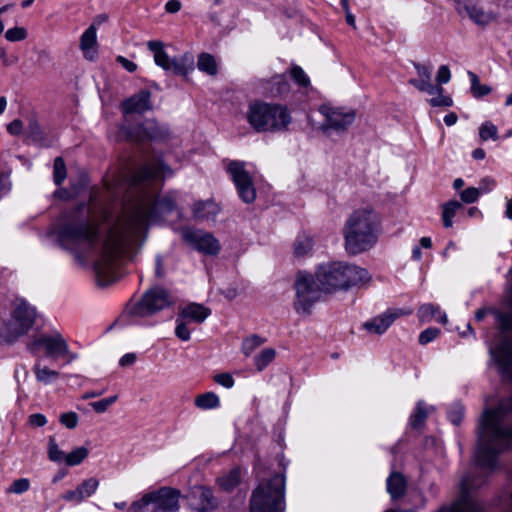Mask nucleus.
Listing matches in <instances>:
<instances>
[{
  "label": "nucleus",
  "instance_id": "1",
  "mask_svg": "<svg viewBox=\"0 0 512 512\" xmlns=\"http://www.w3.org/2000/svg\"><path fill=\"white\" fill-rule=\"evenodd\" d=\"M175 199L165 196L156 201L154 193H142L110 227L103 241L102 252L95 263L98 284L108 285L117 279L118 261L134 239L146 229L148 222L171 212Z\"/></svg>",
  "mask_w": 512,
  "mask_h": 512
},
{
  "label": "nucleus",
  "instance_id": "2",
  "mask_svg": "<svg viewBox=\"0 0 512 512\" xmlns=\"http://www.w3.org/2000/svg\"><path fill=\"white\" fill-rule=\"evenodd\" d=\"M504 414L500 406L495 410H486L482 415L475 452L476 462L482 468L493 469L497 455L510 445L512 427L503 426Z\"/></svg>",
  "mask_w": 512,
  "mask_h": 512
},
{
  "label": "nucleus",
  "instance_id": "3",
  "mask_svg": "<svg viewBox=\"0 0 512 512\" xmlns=\"http://www.w3.org/2000/svg\"><path fill=\"white\" fill-rule=\"evenodd\" d=\"M380 229L378 214L369 207L355 209L343 227L344 245L351 255L371 249L377 242Z\"/></svg>",
  "mask_w": 512,
  "mask_h": 512
},
{
  "label": "nucleus",
  "instance_id": "4",
  "mask_svg": "<svg viewBox=\"0 0 512 512\" xmlns=\"http://www.w3.org/2000/svg\"><path fill=\"white\" fill-rule=\"evenodd\" d=\"M316 277L324 291L330 292L368 283L371 276L364 268L343 262H333L321 266Z\"/></svg>",
  "mask_w": 512,
  "mask_h": 512
},
{
  "label": "nucleus",
  "instance_id": "5",
  "mask_svg": "<svg viewBox=\"0 0 512 512\" xmlns=\"http://www.w3.org/2000/svg\"><path fill=\"white\" fill-rule=\"evenodd\" d=\"M246 119L256 132L284 131L291 123V115L286 106L263 101L249 104Z\"/></svg>",
  "mask_w": 512,
  "mask_h": 512
},
{
  "label": "nucleus",
  "instance_id": "6",
  "mask_svg": "<svg viewBox=\"0 0 512 512\" xmlns=\"http://www.w3.org/2000/svg\"><path fill=\"white\" fill-rule=\"evenodd\" d=\"M285 479L274 475L269 481L260 483L253 491L250 500V512H283Z\"/></svg>",
  "mask_w": 512,
  "mask_h": 512
},
{
  "label": "nucleus",
  "instance_id": "7",
  "mask_svg": "<svg viewBox=\"0 0 512 512\" xmlns=\"http://www.w3.org/2000/svg\"><path fill=\"white\" fill-rule=\"evenodd\" d=\"M181 492L164 486L158 490L145 493L130 505V512H178Z\"/></svg>",
  "mask_w": 512,
  "mask_h": 512
},
{
  "label": "nucleus",
  "instance_id": "8",
  "mask_svg": "<svg viewBox=\"0 0 512 512\" xmlns=\"http://www.w3.org/2000/svg\"><path fill=\"white\" fill-rule=\"evenodd\" d=\"M35 316V310L26 301L15 300L11 319L0 328V339L7 343L14 341L33 326Z\"/></svg>",
  "mask_w": 512,
  "mask_h": 512
},
{
  "label": "nucleus",
  "instance_id": "9",
  "mask_svg": "<svg viewBox=\"0 0 512 512\" xmlns=\"http://www.w3.org/2000/svg\"><path fill=\"white\" fill-rule=\"evenodd\" d=\"M296 299L294 308L297 313L308 315L313 304L320 298L321 291H324L317 277L311 274L298 273L295 284Z\"/></svg>",
  "mask_w": 512,
  "mask_h": 512
},
{
  "label": "nucleus",
  "instance_id": "10",
  "mask_svg": "<svg viewBox=\"0 0 512 512\" xmlns=\"http://www.w3.org/2000/svg\"><path fill=\"white\" fill-rule=\"evenodd\" d=\"M148 49L154 55L155 64L167 72L186 76L194 67L193 56L186 53L177 57L170 58L164 50L161 41L152 40L147 43Z\"/></svg>",
  "mask_w": 512,
  "mask_h": 512
},
{
  "label": "nucleus",
  "instance_id": "11",
  "mask_svg": "<svg viewBox=\"0 0 512 512\" xmlns=\"http://www.w3.org/2000/svg\"><path fill=\"white\" fill-rule=\"evenodd\" d=\"M324 117L321 130L328 136L332 133H344L355 121L356 113L352 109L322 105L319 109Z\"/></svg>",
  "mask_w": 512,
  "mask_h": 512
},
{
  "label": "nucleus",
  "instance_id": "12",
  "mask_svg": "<svg viewBox=\"0 0 512 512\" xmlns=\"http://www.w3.org/2000/svg\"><path fill=\"white\" fill-rule=\"evenodd\" d=\"M38 347H43L49 357L57 358L61 356L66 358L67 363L77 358V354L70 351L66 339L58 331L42 334L35 338L30 345V350L33 351Z\"/></svg>",
  "mask_w": 512,
  "mask_h": 512
},
{
  "label": "nucleus",
  "instance_id": "13",
  "mask_svg": "<svg viewBox=\"0 0 512 512\" xmlns=\"http://www.w3.org/2000/svg\"><path fill=\"white\" fill-rule=\"evenodd\" d=\"M172 303V297L166 289L155 287L143 295L142 299L133 306L131 312L134 315L144 317L163 310Z\"/></svg>",
  "mask_w": 512,
  "mask_h": 512
},
{
  "label": "nucleus",
  "instance_id": "14",
  "mask_svg": "<svg viewBox=\"0 0 512 512\" xmlns=\"http://www.w3.org/2000/svg\"><path fill=\"white\" fill-rule=\"evenodd\" d=\"M227 172L230 174L240 198L245 203H252L256 198V190L250 174L245 169V163L231 161L227 165Z\"/></svg>",
  "mask_w": 512,
  "mask_h": 512
},
{
  "label": "nucleus",
  "instance_id": "15",
  "mask_svg": "<svg viewBox=\"0 0 512 512\" xmlns=\"http://www.w3.org/2000/svg\"><path fill=\"white\" fill-rule=\"evenodd\" d=\"M96 235L97 229L94 225L87 223H70L62 227L59 231V241L65 247L81 242L91 244Z\"/></svg>",
  "mask_w": 512,
  "mask_h": 512
},
{
  "label": "nucleus",
  "instance_id": "16",
  "mask_svg": "<svg viewBox=\"0 0 512 512\" xmlns=\"http://www.w3.org/2000/svg\"><path fill=\"white\" fill-rule=\"evenodd\" d=\"M183 238L201 253L217 255L220 251L218 240L209 233L187 229L183 231Z\"/></svg>",
  "mask_w": 512,
  "mask_h": 512
},
{
  "label": "nucleus",
  "instance_id": "17",
  "mask_svg": "<svg viewBox=\"0 0 512 512\" xmlns=\"http://www.w3.org/2000/svg\"><path fill=\"white\" fill-rule=\"evenodd\" d=\"M189 499L191 506L198 512H211L218 506L213 492L206 486H194L190 489Z\"/></svg>",
  "mask_w": 512,
  "mask_h": 512
},
{
  "label": "nucleus",
  "instance_id": "18",
  "mask_svg": "<svg viewBox=\"0 0 512 512\" xmlns=\"http://www.w3.org/2000/svg\"><path fill=\"white\" fill-rule=\"evenodd\" d=\"M412 313L411 309L402 310H388L384 314L377 316L370 321H367L363 324V327L366 331L372 334H382L384 333L394 322L395 319L402 315H409Z\"/></svg>",
  "mask_w": 512,
  "mask_h": 512
},
{
  "label": "nucleus",
  "instance_id": "19",
  "mask_svg": "<svg viewBox=\"0 0 512 512\" xmlns=\"http://www.w3.org/2000/svg\"><path fill=\"white\" fill-rule=\"evenodd\" d=\"M122 111L126 114H142L152 109L151 93L148 90H141L137 94L124 100L121 104Z\"/></svg>",
  "mask_w": 512,
  "mask_h": 512
},
{
  "label": "nucleus",
  "instance_id": "20",
  "mask_svg": "<svg viewBox=\"0 0 512 512\" xmlns=\"http://www.w3.org/2000/svg\"><path fill=\"white\" fill-rule=\"evenodd\" d=\"M79 49L88 61H95L98 57L97 27L91 24L80 36Z\"/></svg>",
  "mask_w": 512,
  "mask_h": 512
},
{
  "label": "nucleus",
  "instance_id": "21",
  "mask_svg": "<svg viewBox=\"0 0 512 512\" xmlns=\"http://www.w3.org/2000/svg\"><path fill=\"white\" fill-rule=\"evenodd\" d=\"M99 487L98 479L91 477L80 483L74 490H69L62 495V499L68 502L80 503L92 496Z\"/></svg>",
  "mask_w": 512,
  "mask_h": 512
},
{
  "label": "nucleus",
  "instance_id": "22",
  "mask_svg": "<svg viewBox=\"0 0 512 512\" xmlns=\"http://www.w3.org/2000/svg\"><path fill=\"white\" fill-rule=\"evenodd\" d=\"M470 486H472V484H469L468 481L464 479L461 483V498L451 507H442L438 512H479L478 505L466 495Z\"/></svg>",
  "mask_w": 512,
  "mask_h": 512
},
{
  "label": "nucleus",
  "instance_id": "23",
  "mask_svg": "<svg viewBox=\"0 0 512 512\" xmlns=\"http://www.w3.org/2000/svg\"><path fill=\"white\" fill-rule=\"evenodd\" d=\"M171 169L165 166L162 163L158 164H147L143 166L134 176H133V184H140L146 180L154 179L159 177L160 175H170Z\"/></svg>",
  "mask_w": 512,
  "mask_h": 512
},
{
  "label": "nucleus",
  "instance_id": "24",
  "mask_svg": "<svg viewBox=\"0 0 512 512\" xmlns=\"http://www.w3.org/2000/svg\"><path fill=\"white\" fill-rule=\"evenodd\" d=\"M211 314V310L201 304L191 303L184 307L179 314L187 322L202 323Z\"/></svg>",
  "mask_w": 512,
  "mask_h": 512
},
{
  "label": "nucleus",
  "instance_id": "25",
  "mask_svg": "<svg viewBox=\"0 0 512 512\" xmlns=\"http://www.w3.org/2000/svg\"><path fill=\"white\" fill-rule=\"evenodd\" d=\"M262 84L263 88L272 96H282L290 91V84L284 74L276 75L270 80H264Z\"/></svg>",
  "mask_w": 512,
  "mask_h": 512
},
{
  "label": "nucleus",
  "instance_id": "26",
  "mask_svg": "<svg viewBox=\"0 0 512 512\" xmlns=\"http://www.w3.org/2000/svg\"><path fill=\"white\" fill-rule=\"evenodd\" d=\"M435 317L438 322L442 324L447 323L446 314L442 313L438 306L433 304H424L418 310V318L422 323H428Z\"/></svg>",
  "mask_w": 512,
  "mask_h": 512
},
{
  "label": "nucleus",
  "instance_id": "27",
  "mask_svg": "<svg viewBox=\"0 0 512 512\" xmlns=\"http://www.w3.org/2000/svg\"><path fill=\"white\" fill-rule=\"evenodd\" d=\"M406 480L402 474L393 472L387 479V491L393 499L401 498L406 491Z\"/></svg>",
  "mask_w": 512,
  "mask_h": 512
},
{
  "label": "nucleus",
  "instance_id": "28",
  "mask_svg": "<svg viewBox=\"0 0 512 512\" xmlns=\"http://www.w3.org/2000/svg\"><path fill=\"white\" fill-rule=\"evenodd\" d=\"M219 210V206L213 201H199L194 205L193 214L196 219L207 220L214 218Z\"/></svg>",
  "mask_w": 512,
  "mask_h": 512
},
{
  "label": "nucleus",
  "instance_id": "29",
  "mask_svg": "<svg viewBox=\"0 0 512 512\" xmlns=\"http://www.w3.org/2000/svg\"><path fill=\"white\" fill-rule=\"evenodd\" d=\"M33 372L35 374L36 380L45 385H49L55 382L60 376L58 371L43 365L40 361H37L34 364Z\"/></svg>",
  "mask_w": 512,
  "mask_h": 512
},
{
  "label": "nucleus",
  "instance_id": "30",
  "mask_svg": "<svg viewBox=\"0 0 512 512\" xmlns=\"http://www.w3.org/2000/svg\"><path fill=\"white\" fill-rule=\"evenodd\" d=\"M469 18L477 25L485 26L495 20V15L477 6H464Z\"/></svg>",
  "mask_w": 512,
  "mask_h": 512
},
{
  "label": "nucleus",
  "instance_id": "31",
  "mask_svg": "<svg viewBox=\"0 0 512 512\" xmlns=\"http://www.w3.org/2000/svg\"><path fill=\"white\" fill-rule=\"evenodd\" d=\"M241 481V471L239 468H233L228 473L219 477L217 483L224 491H231L236 488Z\"/></svg>",
  "mask_w": 512,
  "mask_h": 512
},
{
  "label": "nucleus",
  "instance_id": "32",
  "mask_svg": "<svg viewBox=\"0 0 512 512\" xmlns=\"http://www.w3.org/2000/svg\"><path fill=\"white\" fill-rule=\"evenodd\" d=\"M198 69L208 75L214 76L217 73V63L215 58L208 53H202L198 57Z\"/></svg>",
  "mask_w": 512,
  "mask_h": 512
},
{
  "label": "nucleus",
  "instance_id": "33",
  "mask_svg": "<svg viewBox=\"0 0 512 512\" xmlns=\"http://www.w3.org/2000/svg\"><path fill=\"white\" fill-rule=\"evenodd\" d=\"M219 404V397L213 392H207L195 398V405L200 409H214Z\"/></svg>",
  "mask_w": 512,
  "mask_h": 512
},
{
  "label": "nucleus",
  "instance_id": "34",
  "mask_svg": "<svg viewBox=\"0 0 512 512\" xmlns=\"http://www.w3.org/2000/svg\"><path fill=\"white\" fill-rule=\"evenodd\" d=\"M495 360L503 366L510 364L512 361V341L504 342L493 352Z\"/></svg>",
  "mask_w": 512,
  "mask_h": 512
},
{
  "label": "nucleus",
  "instance_id": "35",
  "mask_svg": "<svg viewBox=\"0 0 512 512\" xmlns=\"http://www.w3.org/2000/svg\"><path fill=\"white\" fill-rule=\"evenodd\" d=\"M461 207L462 205L458 201H449L443 204L442 220L444 227L449 228L452 226V219Z\"/></svg>",
  "mask_w": 512,
  "mask_h": 512
},
{
  "label": "nucleus",
  "instance_id": "36",
  "mask_svg": "<svg viewBox=\"0 0 512 512\" xmlns=\"http://www.w3.org/2000/svg\"><path fill=\"white\" fill-rule=\"evenodd\" d=\"M276 356V351L273 348L263 349L254 358V363L258 371H262L267 365H269Z\"/></svg>",
  "mask_w": 512,
  "mask_h": 512
},
{
  "label": "nucleus",
  "instance_id": "37",
  "mask_svg": "<svg viewBox=\"0 0 512 512\" xmlns=\"http://www.w3.org/2000/svg\"><path fill=\"white\" fill-rule=\"evenodd\" d=\"M89 450L86 447H78L66 454L65 464L68 466L79 465L87 458Z\"/></svg>",
  "mask_w": 512,
  "mask_h": 512
},
{
  "label": "nucleus",
  "instance_id": "38",
  "mask_svg": "<svg viewBox=\"0 0 512 512\" xmlns=\"http://www.w3.org/2000/svg\"><path fill=\"white\" fill-rule=\"evenodd\" d=\"M471 80V92L474 97L479 98L488 95L491 92V88L487 85L480 83L478 76L473 72H468Z\"/></svg>",
  "mask_w": 512,
  "mask_h": 512
},
{
  "label": "nucleus",
  "instance_id": "39",
  "mask_svg": "<svg viewBox=\"0 0 512 512\" xmlns=\"http://www.w3.org/2000/svg\"><path fill=\"white\" fill-rule=\"evenodd\" d=\"M264 339L258 335H251L245 338L242 342V352L246 356H250L257 348H259L263 343Z\"/></svg>",
  "mask_w": 512,
  "mask_h": 512
},
{
  "label": "nucleus",
  "instance_id": "40",
  "mask_svg": "<svg viewBox=\"0 0 512 512\" xmlns=\"http://www.w3.org/2000/svg\"><path fill=\"white\" fill-rule=\"evenodd\" d=\"M67 175L66 165L62 157H57L53 165V180L56 185H61Z\"/></svg>",
  "mask_w": 512,
  "mask_h": 512
},
{
  "label": "nucleus",
  "instance_id": "41",
  "mask_svg": "<svg viewBox=\"0 0 512 512\" xmlns=\"http://www.w3.org/2000/svg\"><path fill=\"white\" fill-rule=\"evenodd\" d=\"M48 457L51 461L62 463L65 462L66 454L60 450L53 436L49 437Z\"/></svg>",
  "mask_w": 512,
  "mask_h": 512
},
{
  "label": "nucleus",
  "instance_id": "42",
  "mask_svg": "<svg viewBox=\"0 0 512 512\" xmlns=\"http://www.w3.org/2000/svg\"><path fill=\"white\" fill-rule=\"evenodd\" d=\"M290 76L299 87L308 88L310 86V79L300 66L294 65L290 70Z\"/></svg>",
  "mask_w": 512,
  "mask_h": 512
},
{
  "label": "nucleus",
  "instance_id": "43",
  "mask_svg": "<svg viewBox=\"0 0 512 512\" xmlns=\"http://www.w3.org/2000/svg\"><path fill=\"white\" fill-rule=\"evenodd\" d=\"M312 240L308 237H302L296 240L294 243V255L296 257H302L306 255L312 249Z\"/></svg>",
  "mask_w": 512,
  "mask_h": 512
},
{
  "label": "nucleus",
  "instance_id": "44",
  "mask_svg": "<svg viewBox=\"0 0 512 512\" xmlns=\"http://www.w3.org/2000/svg\"><path fill=\"white\" fill-rule=\"evenodd\" d=\"M479 136L483 141H487L488 139L497 140L498 139V130L497 127L491 122H485L481 125L479 129Z\"/></svg>",
  "mask_w": 512,
  "mask_h": 512
},
{
  "label": "nucleus",
  "instance_id": "45",
  "mask_svg": "<svg viewBox=\"0 0 512 512\" xmlns=\"http://www.w3.org/2000/svg\"><path fill=\"white\" fill-rule=\"evenodd\" d=\"M27 31L24 27L10 28L5 33V38L9 42H17L26 39Z\"/></svg>",
  "mask_w": 512,
  "mask_h": 512
},
{
  "label": "nucleus",
  "instance_id": "46",
  "mask_svg": "<svg viewBox=\"0 0 512 512\" xmlns=\"http://www.w3.org/2000/svg\"><path fill=\"white\" fill-rule=\"evenodd\" d=\"M118 399L117 395L96 401L90 403V406L93 408V410L97 413H104L109 406H111L113 403H115Z\"/></svg>",
  "mask_w": 512,
  "mask_h": 512
},
{
  "label": "nucleus",
  "instance_id": "47",
  "mask_svg": "<svg viewBox=\"0 0 512 512\" xmlns=\"http://www.w3.org/2000/svg\"><path fill=\"white\" fill-rule=\"evenodd\" d=\"M30 487V482L26 478H20L15 481L9 486L7 489L8 493H14V494H21L26 492Z\"/></svg>",
  "mask_w": 512,
  "mask_h": 512
},
{
  "label": "nucleus",
  "instance_id": "48",
  "mask_svg": "<svg viewBox=\"0 0 512 512\" xmlns=\"http://www.w3.org/2000/svg\"><path fill=\"white\" fill-rule=\"evenodd\" d=\"M480 194V189L475 187H468L461 192L460 198L464 203L470 204L476 202Z\"/></svg>",
  "mask_w": 512,
  "mask_h": 512
},
{
  "label": "nucleus",
  "instance_id": "49",
  "mask_svg": "<svg viewBox=\"0 0 512 512\" xmlns=\"http://www.w3.org/2000/svg\"><path fill=\"white\" fill-rule=\"evenodd\" d=\"M187 323V321L182 320V318L178 317L175 333L176 336L182 341H188L190 339V331L187 327Z\"/></svg>",
  "mask_w": 512,
  "mask_h": 512
},
{
  "label": "nucleus",
  "instance_id": "50",
  "mask_svg": "<svg viewBox=\"0 0 512 512\" xmlns=\"http://www.w3.org/2000/svg\"><path fill=\"white\" fill-rule=\"evenodd\" d=\"M61 424L68 429H74L78 424V415L75 412H67L60 415Z\"/></svg>",
  "mask_w": 512,
  "mask_h": 512
},
{
  "label": "nucleus",
  "instance_id": "51",
  "mask_svg": "<svg viewBox=\"0 0 512 512\" xmlns=\"http://www.w3.org/2000/svg\"><path fill=\"white\" fill-rule=\"evenodd\" d=\"M427 415H428V413H427L426 409L424 408V406L422 405V403H418L416 413L413 415L412 420H411L412 426L414 428H417L420 425H422L424 423L425 419L427 418Z\"/></svg>",
  "mask_w": 512,
  "mask_h": 512
},
{
  "label": "nucleus",
  "instance_id": "52",
  "mask_svg": "<svg viewBox=\"0 0 512 512\" xmlns=\"http://www.w3.org/2000/svg\"><path fill=\"white\" fill-rule=\"evenodd\" d=\"M214 381L225 388H232L235 384L234 378L230 373H219L213 377Z\"/></svg>",
  "mask_w": 512,
  "mask_h": 512
},
{
  "label": "nucleus",
  "instance_id": "53",
  "mask_svg": "<svg viewBox=\"0 0 512 512\" xmlns=\"http://www.w3.org/2000/svg\"><path fill=\"white\" fill-rule=\"evenodd\" d=\"M439 332L437 328H427L419 335V343L425 345L431 342L438 336Z\"/></svg>",
  "mask_w": 512,
  "mask_h": 512
},
{
  "label": "nucleus",
  "instance_id": "54",
  "mask_svg": "<svg viewBox=\"0 0 512 512\" xmlns=\"http://www.w3.org/2000/svg\"><path fill=\"white\" fill-rule=\"evenodd\" d=\"M429 103L433 107H442V106L449 107L452 105L453 101H452L451 97L443 95V93H442V94H437V97L431 98L429 100Z\"/></svg>",
  "mask_w": 512,
  "mask_h": 512
},
{
  "label": "nucleus",
  "instance_id": "55",
  "mask_svg": "<svg viewBox=\"0 0 512 512\" xmlns=\"http://www.w3.org/2000/svg\"><path fill=\"white\" fill-rule=\"evenodd\" d=\"M450 78H451V73H450V69L448 66L446 65H442L439 67L438 69V72H437V76H436V81L438 83V85H442V84H446L450 81Z\"/></svg>",
  "mask_w": 512,
  "mask_h": 512
},
{
  "label": "nucleus",
  "instance_id": "56",
  "mask_svg": "<svg viewBox=\"0 0 512 512\" xmlns=\"http://www.w3.org/2000/svg\"><path fill=\"white\" fill-rule=\"evenodd\" d=\"M148 127H145L144 125H140L136 128V140H144L146 138H151L153 134L150 132V130L154 129V125L152 123H147Z\"/></svg>",
  "mask_w": 512,
  "mask_h": 512
},
{
  "label": "nucleus",
  "instance_id": "57",
  "mask_svg": "<svg viewBox=\"0 0 512 512\" xmlns=\"http://www.w3.org/2000/svg\"><path fill=\"white\" fill-rule=\"evenodd\" d=\"M463 417V407L459 404L454 405L449 411V419L454 425H458Z\"/></svg>",
  "mask_w": 512,
  "mask_h": 512
},
{
  "label": "nucleus",
  "instance_id": "58",
  "mask_svg": "<svg viewBox=\"0 0 512 512\" xmlns=\"http://www.w3.org/2000/svg\"><path fill=\"white\" fill-rule=\"evenodd\" d=\"M23 130V123L19 119H15L7 125V131L11 135H20Z\"/></svg>",
  "mask_w": 512,
  "mask_h": 512
},
{
  "label": "nucleus",
  "instance_id": "59",
  "mask_svg": "<svg viewBox=\"0 0 512 512\" xmlns=\"http://www.w3.org/2000/svg\"><path fill=\"white\" fill-rule=\"evenodd\" d=\"M414 67L417 71L419 79L431 80V68L430 67H428L426 65H422V64H415Z\"/></svg>",
  "mask_w": 512,
  "mask_h": 512
},
{
  "label": "nucleus",
  "instance_id": "60",
  "mask_svg": "<svg viewBox=\"0 0 512 512\" xmlns=\"http://www.w3.org/2000/svg\"><path fill=\"white\" fill-rule=\"evenodd\" d=\"M116 61L118 63H120L122 65V67L125 68L128 72L132 73V72L136 71V69H137V65L133 61H131L123 56H118L116 58Z\"/></svg>",
  "mask_w": 512,
  "mask_h": 512
},
{
  "label": "nucleus",
  "instance_id": "61",
  "mask_svg": "<svg viewBox=\"0 0 512 512\" xmlns=\"http://www.w3.org/2000/svg\"><path fill=\"white\" fill-rule=\"evenodd\" d=\"M29 423L35 427H42L47 423L46 417L43 414H32L29 417Z\"/></svg>",
  "mask_w": 512,
  "mask_h": 512
},
{
  "label": "nucleus",
  "instance_id": "62",
  "mask_svg": "<svg viewBox=\"0 0 512 512\" xmlns=\"http://www.w3.org/2000/svg\"><path fill=\"white\" fill-rule=\"evenodd\" d=\"M137 360V355L135 353H127L123 355L119 360V365L121 367H128L133 365Z\"/></svg>",
  "mask_w": 512,
  "mask_h": 512
},
{
  "label": "nucleus",
  "instance_id": "63",
  "mask_svg": "<svg viewBox=\"0 0 512 512\" xmlns=\"http://www.w3.org/2000/svg\"><path fill=\"white\" fill-rule=\"evenodd\" d=\"M431 80L426 79H410L409 83L417 88L419 91H424L426 88H429Z\"/></svg>",
  "mask_w": 512,
  "mask_h": 512
},
{
  "label": "nucleus",
  "instance_id": "64",
  "mask_svg": "<svg viewBox=\"0 0 512 512\" xmlns=\"http://www.w3.org/2000/svg\"><path fill=\"white\" fill-rule=\"evenodd\" d=\"M496 316H497V321H498L501 329H503V330L508 329L510 326L511 317L509 315L503 314V313H497Z\"/></svg>",
  "mask_w": 512,
  "mask_h": 512
}]
</instances>
